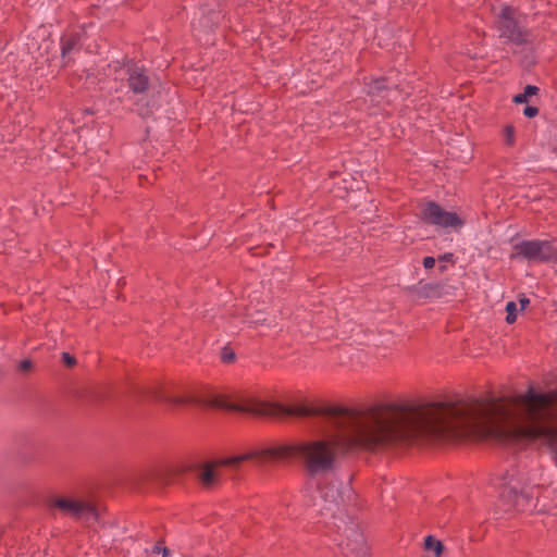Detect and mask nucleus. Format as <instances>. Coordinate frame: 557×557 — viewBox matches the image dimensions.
<instances>
[{
    "label": "nucleus",
    "instance_id": "obj_28",
    "mask_svg": "<svg viewBox=\"0 0 557 557\" xmlns=\"http://www.w3.org/2000/svg\"><path fill=\"white\" fill-rule=\"evenodd\" d=\"M259 322H261L260 319H257V320L253 321V323H259Z\"/></svg>",
    "mask_w": 557,
    "mask_h": 557
},
{
    "label": "nucleus",
    "instance_id": "obj_26",
    "mask_svg": "<svg viewBox=\"0 0 557 557\" xmlns=\"http://www.w3.org/2000/svg\"><path fill=\"white\" fill-rule=\"evenodd\" d=\"M138 112L140 115H147L149 114V111L148 110H145V109H138Z\"/></svg>",
    "mask_w": 557,
    "mask_h": 557
},
{
    "label": "nucleus",
    "instance_id": "obj_23",
    "mask_svg": "<svg viewBox=\"0 0 557 557\" xmlns=\"http://www.w3.org/2000/svg\"><path fill=\"white\" fill-rule=\"evenodd\" d=\"M234 357H235L234 354L233 352H228V351H224L223 355H222V359L225 362L233 361Z\"/></svg>",
    "mask_w": 557,
    "mask_h": 557
},
{
    "label": "nucleus",
    "instance_id": "obj_12",
    "mask_svg": "<svg viewBox=\"0 0 557 557\" xmlns=\"http://www.w3.org/2000/svg\"><path fill=\"white\" fill-rule=\"evenodd\" d=\"M425 548L428 550H432L435 557H441L444 550V545L441 541L434 539L433 536H428L425 539Z\"/></svg>",
    "mask_w": 557,
    "mask_h": 557
},
{
    "label": "nucleus",
    "instance_id": "obj_1",
    "mask_svg": "<svg viewBox=\"0 0 557 557\" xmlns=\"http://www.w3.org/2000/svg\"><path fill=\"white\" fill-rule=\"evenodd\" d=\"M205 407L246 412L259 417H308L320 414L330 426L323 436L297 443L256 447L239 459L260 463L298 459L310 475L332 472L339 457L355 450H377L418 438L447 440L450 404H379L360 409L284 407L253 398L236 401L211 394L199 400Z\"/></svg>",
    "mask_w": 557,
    "mask_h": 557
},
{
    "label": "nucleus",
    "instance_id": "obj_6",
    "mask_svg": "<svg viewBox=\"0 0 557 557\" xmlns=\"http://www.w3.org/2000/svg\"><path fill=\"white\" fill-rule=\"evenodd\" d=\"M419 214L423 222L440 228L457 231L463 225V221L456 213L444 210L433 201L423 205Z\"/></svg>",
    "mask_w": 557,
    "mask_h": 557
},
{
    "label": "nucleus",
    "instance_id": "obj_8",
    "mask_svg": "<svg viewBox=\"0 0 557 557\" xmlns=\"http://www.w3.org/2000/svg\"><path fill=\"white\" fill-rule=\"evenodd\" d=\"M246 454L247 453H244V454L235 456V457L225 458L219 462H209V463L201 466L198 470L199 481L206 487H210V486L214 485L221 476L220 468L222 466L237 467L240 462L248 461V459H238L237 460V458H240V457L245 456ZM249 461H253L258 466L263 465V463H260L257 459H249Z\"/></svg>",
    "mask_w": 557,
    "mask_h": 557
},
{
    "label": "nucleus",
    "instance_id": "obj_7",
    "mask_svg": "<svg viewBox=\"0 0 557 557\" xmlns=\"http://www.w3.org/2000/svg\"><path fill=\"white\" fill-rule=\"evenodd\" d=\"M109 67L114 71L115 79L127 76L129 90L134 94L141 95L148 89L149 79L143 67L135 64L121 65L119 62L109 65Z\"/></svg>",
    "mask_w": 557,
    "mask_h": 557
},
{
    "label": "nucleus",
    "instance_id": "obj_14",
    "mask_svg": "<svg viewBox=\"0 0 557 557\" xmlns=\"http://www.w3.org/2000/svg\"><path fill=\"white\" fill-rule=\"evenodd\" d=\"M518 304L516 301H509L506 305V322L511 324L517 320Z\"/></svg>",
    "mask_w": 557,
    "mask_h": 557
},
{
    "label": "nucleus",
    "instance_id": "obj_18",
    "mask_svg": "<svg viewBox=\"0 0 557 557\" xmlns=\"http://www.w3.org/2000/svg\"><path fill=\"white\" fill-rule=\"evenodd\" d=\"M62 359H63L64 363L69 367H72L76 363L75 358L73 356L69 355L67 352H63Z\"/></svg>",
    "mask_w": 557,
    "mask_h": 557
},
{
    "label": "nucleus",
    "instance_id": "obj_15",
    "mask_svg": "<svg viewBox=\"0 0 557 557\" xmlns=\"http://www.w3.org/2000/svg\"><path fill=\"white\" fill-rule=\"evenodd\" d=\"M504 138L507 145L512 146L515 143V129L512 126H506L504 129Z\"/></svg>",
    "mask_w": 557,
    "mask_h": 557
},
{
    "label": "nucleus",
    "instance_id": "obj_19",
    "mask_svg": "<svg viewBox=\"0 0 557 557\" xmlns=\"http://www.w3.org/2000/svg\"><path fill=\"white\" fill-rule=\"evenodd\" d=\"M537 108L535 107H527L523 111L524 115L528 117H534L537 114Z\"/></svg>",
    "mask_w": 557,
    "mask_h": 557
},
{
    "label": "nucleus",
    "instance_id": "obj_24",
    "mask_svg": "<svg viewBox=\"0 0 557 557\" xmlns=\"http://www.w3.org/2000/svg\"><path fill=\"white\" fill-rule=\"evenodd\" d=\"M199 25H200L201 27H203V28H208V27H210V21H209V20H207V18H205L203 21H201V20H200V21H199Z\"/></svg>",
    "mask_w": 557,
    "mask_h": 557
},
{
    "label": "nucleus",
    "instance_id": "obj_25",
    "mask_svg": "<svg viewBox=\"0 0 557 557\" xmlns=\"http://www.w3.org/2000/svg\"><path fill=\"white\" fill-rule=\"evenodd\" d=\"M162 557H171V550L163 547L162 548Z\"/></svg>",
    "mask_w": 557,
    "mask_h": 557
},
{
    "label": "nucleus",
    "instance_id": "obj_10",
    "mask_svg": "<svg viewBox=\"0 0 557 557\" xmlns=\"http://www.w3.org/2000/svg\"><path fill=\"white\" fill-rule=\"evenodd\" d=\"M81 37L77 34H67L61 38L62 59L66 62L71 58V53L78 47Z\"/></svg>",
    "mask_w": 557,
    "mask_h": 557
},
{
    "label": "nucleus",
    "instance_id": "obj_22",
    "mask_svg": "<svg viewBox=\"0 0 557 557\" xmlns=\"http://www.w3.org/2000/svg\"><path fill=\"white\" fill-rule=\"evenodd\" d=\"M32 369V362L30 360H24L20 363V370L22 371H28Z\"/></svg>",
    "mask_w": 557,
    "mask_h": 557
},
{
    "label": "nucleus",
    "instance_id": "obj_16",
    "mask_svg": "<svg viewBox=\"0 0 557 557\" xmlns=\"http://www.w3.org/2000/svg\"><path fill=\"white\" fill-rule=\"evenodd\" d=\"M438 260H440V262L442 263V264L438 267V270H440L441 272H445V271H446V265H445V264H447V262H449V263H454V255H453V253H450V252L445 253V255L441 256V257L438 258Z\"/></svg>",
    "mask_w": 557,
    "mask_h": 557
},
{
    "label": "nucleus",
    "instance_id": "obj_27",
    "mask_svg": "<svg viewBox=\"0 0 557 557\" xmlns=\"http://www.w3.org/2000/svg\"><path fill=\"white\" fill-rule=\"evenodd\" d=\"M153 552L154 553H162V548L160 546H156Z\"/></svg>",
    "mask_w": 557,
    "mask_h": 557
},
{
    "label": "nucleus",
    "instance_id": "obj_21",
    "mask_svg": "<svg viewBox=\"0 0 557 557\" xmlns=\"http://www.w3.org/2000/svg\"><path fill=\"white\" fill-rule=\"evenodd\" d=\"M517 304L520 307V310L522 311L529 306L530 299L524 296H521Z\"/></svg>",
    "mask_w": 557,
    "mask_h": 557
},
{
    "label": "nucleus",
    "instance_id": "obj_3",
    "mask_svg": "<svg viewBox=\"0 0 557 557\" xmlns=\"http://www.w3.org/2000/svg\"><path fill=\"white\" fill-rule=\"evenodd\" d=\"M50 505L63 515L70 516L85 523L97 521L100 516L97 506L87 498L75 497L72 495L57 496L50 500Z\"/></svg>",
    "mask_w": 557,
    "mask_h": 557
},
{
    "label": "nucleus",
    "instance_id": "obj_11",
    "mask_svg": "<svg viewBox=\"0 0 557 557\" xmlns=\"http://www.w3.org/2000/svg\"><path fill=\"white\" fill-rule=\"evenodd\" d=\"M386 87L383 79H375L369 85V95L372 101L380 102L386 97Z\"/></svg>",
    "mask_w": 557,
    "mask_h": 557
},
{
    "label": "nucleus",
    "instance_id": "obj_2",
    "mask_svg": "<svg viewBox=\"0 0 557 557\" xmlns=\"http://www.w3.org/2000/svg\"><path fill=\"white\" fill-rule=\"evenodd\" d=\"M319 499H313L312 505L319 506L323 516H329L339 535L335 539L344 553L359 554L362 550L364 539L359 525L345 513V506L350 500L351 487L337 478H326L318 485Z\"/></svg>",
    "mask_w": 557,
    "mask_h": 557
},
{
    "label": "nucleus",
    "instance_id": "obj_17",
    "mask_svg": "<svg viewBox=\"0 0 557 557\" xmlns=\"http://www.w3.org/2000/svg\"><path fill=\"white\" fill-rule=\"evenodd\" d=\"M165 401H168L169 404H171L173 406H178V405L187 404L193 400L189 398L181 397V396H173V397H168L165 399Z\"/></svg>",
    "mask_w": 557,
    "mask_h": 557
},
{
    "label": "nucleus",
    "instance_id": "obj_4",
    "mask_svg": "<svg viewBox=\"0 0 557 557\" xmlns=\"http://www.w3.org/2000/svg\"><path fill=\"white\" fill-rule=\"evenodd\" d=\"M494 11L497 29L502 38L516 45H521L527 41L528 35L516 9L502 4L498 11H496V9Z\"/></svg>",
    "mask_w": 557,
    "mask_h": 557
},
{
    "label": "nucleus",
    "instance_id": "obj_9",
    "mask_svg": "<svg viewBox=\"0 0 557 557\" xmlns=\"http://www.w3.org/2000/svg\"><path fill=\"white\" fill-rule=\"evenodd\" d=\"M503 492L500 494L503 499L508 502L510 508L522 510V503L525 500L523 495L517 493V486L512 485L511 482H506L502 485Z\"/></svg>",
    "mask_w": 557,
    "mask_h": 557
},
{
    "label": "nucleus",
    "instance_id": "obj_5",
    "mask_svg": "<svg viewBox=\"0 0 557 557\" xmlns=\"http://www.w3.org/2000/svg\"><path fill=\"white\" fill-rule=\"evenodd\" d=\"M511 257H522L534 262H557V248L553 247L546 240H524L513 246Z\"/></svg>",
    "mask_w": 557,
    "mask_h": 557
},
{
    "label": "nucleus",
    "instance_id": "obj_13",
    "mask_svg": "<svg viewBox=\"0 0 557 557\" xmlns=\"http://www.w3.org/2000/svg\"><path fill=\"white\" fill-rule=\"evenodd\" d=\"M537 91V88L535 86H532V85H528L525 88H524V92L522 94H519V95H516L513 97V101L516 103H524L528 101V98L530 96H533L535 95Z\"/></svg>",
    "mask_w": 557,
    "mask_h": 557
},
{
    "label": "nucleus",
    "instance_id": "obj_20",
    "mask_svg": "<svg viewBox=\"0 0 557 557\" xmlns=\"http://www.w3.org/2000/svg\"><path fill=\"white\" fill-rule=\"evenodd\" d=\"M435 265V259L433 257H425L423 259V267L425 269H432Z\"/></svg>",
    "mask_w": 557,
    "mask_h": 557
}]
</instances>
